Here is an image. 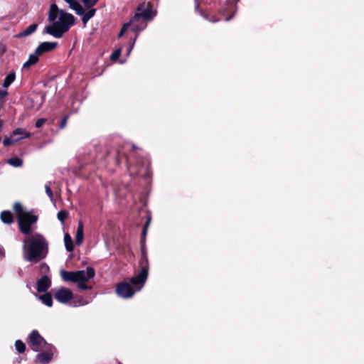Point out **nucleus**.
Returning a JSON list of instances; mask_svg holds the SVG:
<instances>
[{
  "label": "nucleus",
  "mask_w": 364,
  "mask_h": 364,
  "mask_svg": "<svg viewBox=\"0 0 364 364\" xmlns=\"http://www.w3.org/2000/svg\"><path fill=\"white\" fill-rule=\"evenodd\" d=\"M48 20L53 22L45 28L44 33H48L56 38H60L75 23L73 14L59 9L55 4H51L48 13Z\"/></svg>",
  "instance_id": "nucleus-1"
},
{
  "label": "nucleus",
  "mask_w": 364,
  "mask_h": 364,
  "mask_svg": "<svg viewBox=\"0 0 364 364\" xmlns=\"http://www.w3.org/2000/svg\"><path fill=\"white\" fill-rule=\"evenodd\" d=\"M141 252V259L140 261L141 271L137 275L129 279V282L134 287V289L127 281L119 283L116 287V292L122 298L129 299L133 296L135 291H139L143 288L146 281L149 272L147 253L143 247Z\"/></svg>",
  "instance_id": "nucleus-2"
},
{
  "label": "nucleus",
  "mask_w": 364,
  "mask_h": 364,
  "mask_svg": "<svg viewBox=\"0 0 364 364\" xmlns=\"http://www.w3.org/2000/svg\"><path fill=\"white\" fill-rule=\"evenodd\" d=\"M23 257L26 261L37 263L44 259L48 252V243L39 233L29 235L23 244Z\"/></svg>",
  "instance_id": "nucleus-3"
},
{
  "label": "nucleus",
  "mask_w": 364,
  "mask_h": 364,
  "mask_svg": "<svg viewBox=\"0 0 364 364\" xmlns=\"http://www.w3.org/2000/svg\"><path fill=\"white\" fill-rule=\"evenodd\" d=\"M95 270L92 267H88L84 270L68 272L60 271L61 278L65 282H71L77 284V287L83 290L91 289V287L85 284L95 276Z\"/></svg>",
  "instance_id": "nucleus-4"
},
{
  "label": "nucleus",
  "mask_w": 364,
  "mask_h": 364,
  "mask_svg": "<svg viewBox=\"0 0 364 364\" xmlns=\"http://www.w3.org/2000/svg\"><path fill=\"white\" fill-rule=\"evenodd\" d=\"M155 16L150 5H140L138 6L136 12L131 19L132 30L137 32L144 30L146 27L145 20H151Z\"/></svg>",
  "instance_id": "nucleus-5"
},
{
  "label": "nucleus",
  "mask_w": 364,
  "mask_h": 364,
  "mask_svg": "<svg viewBox=\"0 0 364 364\" xmlns=\"http://www.w3.org/2000/svg\"><path fill=\"white\" fill-rule=\"evenodd\" d=\"M57 46L58 43L56 42H43L40 43L34 52L30 54L28 59L23 63V69L28 70L31 66L36 65L41 55L54 50Z\"/></svg>",
  "instance_id": "nucleus-6"
},
{
  "label": "nucleus",
  "mask_w": 364,
  "mask_h": 364,
  "mask_svg": "<svg viewBox=\"0 0 364 364\" xmlns=\"http://www.w3.org/2000/svg\"><path fill=\"white\" fill-rule=\"evenodd\" d=\"M64 1L69 5V8L73 10L77 15L82 16V21L84 26H86L90 19L95 15V9H86L85 11L78 1H74L73 0Z\"/></svg>",
  "instance_id": "nucleus-7"
},
{
  "label": "nucleus",
  "mask_w": 364,
  "mask_h": 364,
  "mask_svg": "<svg viewBox=\"0 0 364 364\" xmlns=\"http://www.w3.org/2000/svg\"><path fill=\"white\" fill-rule=\"evenodd\" d=\"M38 220V216L28 213L18 219V226L21 232L23 234H28L31 230V227Z\"/></svg>",
  "instance_id": "nucleus-8"
},
{
  "label": "nucleus",
  "mask_w": 364,
  "mask_h": 364,
  "mask_svg": "<svg viewBox=\"0 0 364 364\" xmlns=\"http://www.w3.org/2000/svg\"><path fill=\"white\" fill-rule=\"evenodd\" d=\"M31 136V133L27 132L23 128H17L13 131L10 136H6L3 141V144L5 146L15 144L20 140L26 138H28Z\"/></svg>",
  "instance_id": "nucleus-9"
},
{
  "label": "nucleus",
  "mask_w": 364,
  "mask_h": 364,
  "mask_svg": "<svg viewBox=\"0 0 364 364\" xmlns=\"http://www.w3.org/2000/svg\"><path fill=\"white\" fill-rule=\"evenodd\" d=\"M29 343L35 351H40L43 348L46 341L38 331L33 330L29 336Z\"/></svg>",
  "instance_id": "nucleus-10"
},
{
  "label": "nucleus",
  "mask_w": 364,
  "mask_h": 364,
  "mask_svg": "<svg viewBox=\"0 0 364 364\" xmlns=\"http://www.w3.org/2000/svg\"><path fill=\"white\" fill-rule=\"evenodd\" d=\"M53 293L55 299L62 304L68 303L73 296L72 291L65 287L55 289Z\"/></svg>",
  "instance_id": "nucleus-11"
},
{
  "label": "nucleus",
  "mask_w": 364,
  "mask_h": 364,
  "mask_svg": "<svg viewBox=\"0 0 364 364\" xmlns=\"http://www.w3.org/2000/svg\"><path fill=\"white\" fill-rule=\"evenodd\" d=\"M51 284V281L47 276H43L37 282V290L39 292L46 291Z\"/></svg>",
  "instance_id": "nucleus-12"
},
{
  "label": "nucleus",
  "mask_w": 364,
  "mask_h": 364,
  "mask_svg": "<svg viewBox=\"0 0 364 364\" xmlns=\"http://www.w3.org/2000/svg\"><path fill=\"white\" fill-rule=\"evenodd\" d=\"M37 28H38L37 23L31 24L26 29H24L21 32L16 34L15 36V37L18 38H26L27 36H29L30 35L33 34L36 31Z\"/></svg>",
  "instance_id": "nucleus-13"
},
{
  "label": "nucleus",
  "mask_w": 364,
  "mask_h": 364,
  "mask_svg": "<svg viewBox=\"0 0 364 364\" xmlns=\"http://www.w3.org/2000/svg\"><path fill=\"white\" fill-rule=\"evenodd\" d=\"M84 225L81 220L78 222L77 228L76 231L75 235V242L77 245H80L83 241L84 232H83Z\"/></svg>",
  "instance_id": "nucleus-14"
},
{
  "label": "nucleus",
  "mask_w": 364,
  "mask_h": 364,
  "mask_svg": "<svg viewBox=\"0 0 364 364\" xmlns=\"http://www.w3.org/2000/svg\"><path fill=\"white\" fill-rule=\"evenodd\" d=\"M53 354L50 352H43L38 354L37 360L41 364H48L52 359Z\"/></svg>",
  "instance_id": "nucleus-15"
},
{
  "label": "nucleus",
  "mask_w": 364,
  "mask_h": 364,
  "mask_svg": "<svg viewBox=\"0 0 364 364\" xmlns=\"http://www.w3.org/2000/svg\"><path fill=\"white\" fill-rule=\"evenodd\" d=\"M1 220L5 224H11L14 222V217L11 212L4 210L1 213Z\"/></svg>",
  "instance_id": "nucleus-16"
},
{
  "label": "nucleus",
  "mask_w": 364,
  "mask_h": 364,
  "mask_svg": "<svg viewBox=\"0 0 364 364\" xmlns=\"http://www.w3.org/2000/svg\"><path fill=\"white\" fill-rule=\"evenodd\" d=\"M90 303V300L84 299L81 296H77L74 298L71 305L74 307L85 306Z\"/></svg>",
  "instance_id": "nucleus-17"
},
{
  "label": "nucleus",
  "mask_w": 364,
  "mask_h": 364,
  "mask_svg": "<svg viewBox=\"0 0 364 364\" xmlns=\"http://www.w3.org/2000/svg\"><path fill=\"white\" fill-rule=\"evenodd\" d=\"M64 242L65 249L68 252H72L74 250V245L73 239L68 233H65L64 235Z\"/></svg>",
  "instance_id": "nucleus-18"
},
{
  "label": "nucleus",
  "mask_w": 364,
  "mask_h": 364,
  "mask_svg": "<svg viewBox=\"0 0 364 364\" xmlns=\"http://www.w3.org/2000/svg\"><path fill=\"white\" fill-rule=\"evenodd\" d=\"M14 210L16 213L17 218H20L21 216H23L24 215L28 213L29 212L24 211L21 203L17 202L14 205Z\"/></svg>",
  "instance_id": "nucleus-19"
},
{
  "label": "nucleus",
  "mask_w": 364,
  "mask_h": 364,
  "mask_svg": "<svg viewBox=\"0 0 364 364\" xmlns=\"http://www.w3.org/2000/svg\"><path fill=\"white\" fill-rule=\"evenodd\" d=\"M38 299L46 306L50 307L53 304V299L50 294L46 293L38 296Z\"/></svg>",
  "instance_id": "nucleus-20"
},
{
  "label": "nucleus",
  "mask_w": 364,
  "mask_h": 364,
  "mask_svg": "<svg viewBox=\"0 0 364 364\" xmlns=\"http://www.w3.org/2000/svg\"><path fill=\"white\" fill-rule=\"evenodd\" d=\"M15 77H16V75H15V73H9L4 79V82H3V87H5V88H7L9 87L11 84L15 80Z\"/></svg>",
  "instance_id": "nucleus-21"
},
{
  "label": "nucleus",
  "mask_w": 364,
  "mask_h": 364,
  "mask_svg": "<svg viewBox=\"0 0 364 364\" xmlns=\"http://www.w3.org/2000/svg\"><path fill=\"white\" fill-rule=\"evenodd\" d=\"M8 163L14 167H20L23 164V161L18 157H13L9 159Z\"/></svg>",
  "instance_id": "nucleus-22"
},
{
  "label": "nucleus",
  "mask_w": 364,
  "mask_h": 364,
  "mask_svg": "<svg viewBox=\"0 0 364 364\" xmlns=\"http://www.w3.org/2000/svg\"><path fill=\"white\" fill-rule=\"evenodd\" d=\"M77 1V0H73ZM99 0H82L86 9H93L92 7L97 3Z\"/></svg>",
  "instance_id": "nucleus-23"
},
{
  "label": "nucleus",
  "mask_w": 364,
  "mask_h": 364,
  "mask_svg": "<svg viewBox=\"0 0 364 364\" xmlns=\"http://www.w3.org/2000/svg\"><path fill=\"white\" fill-rule=\"evenodd\" d=\"M15 346L16 350L20 353H23L26 350L25 344L20 340L16 341Z\"/></svg>",
  "instance_id": "nucleus-24"
},
{
  "label": "nucleus",
  "mask_w": 364,
  "mask_h": 364,
  "mask_svg": "<svg viewBox=\"0 0 364 364\" xmlns=\"http://www.w3.org/2000/svg\"><path fill=\"white\" fill-rule=\"evenodd\" d=\"M68 215V213L65 210H60L58 213V219L63 223L64 220L66 219V218Z\"/></svg>",
  "instance_id": "nucleus-25"
},
{
  "label": "nucleus",
  "mask_w": 364,
  "mask_h": 364,
  "mask_svg": "<svg viewBox=\"0 0 364 364\" xmlns=\"http://www.w3.org/2000/svg\"><path fill=\"white\" fill-rule=\"evenodd\" d=\"M50 183H51L50 182H48L45 185V189H46V193L48 195V196L50 198V200H53V192L50 188Z\"/></svg>",
  "instance_id": "nucleus-26"
},
{
  "label": "nucleus",
  "mask_w": 364,
  "mask_h": 364,
  "mask_svg": "<svg viewBox=\"0 0 364 364\" xmlns=\"http://www.w3.org/2000/svg\"><path fill=\"white\" fill-rule=\"evenodd\" d=\"M121 55V49L116 50L110 56L112 61L117 60Z\"/></svg>",
  "instance_id": "nucleus-27"
},
{
  "label": "nucleus",
  "mask_w": 364,
  "mask_h": 364,
  "mask_svg": "<svg viewBox=\"0 0 364 364\" xmlns=\"http://www.w3.org/2000/svg\"><path fill=\"white\" fill-rule=\"evenodd\" d=\"M132 25L131 21L128 23H126L123 25V26L121 28V31L119 33V37H122L124 32L127 30L128 27Z\"/></svg>",
  "instance_id": "nucleus-28"
},
{
  "label": "nucleus",
  "mask_w": 364,
  "mask_h": 364,
  "mask_svg": "<svg viewBox=\"0 0 364 364\" xmlns=\"http://www.w3.org/2000/svg\"><path fill=\"white\" fill-rule=\"evenodd\" d=\"M46 122V119H43V118L38 119L36 122V127H37V128L41 127L45 124Z\"/></svg>",
  "instance_id": "nucleus-29"
},
{
  "label": "nucleus",
  "mask_w": 364,
  "mask_h": 364,
  "mask_svg": "<svg viewBox=\"0 0 364 364\" xmlns=\"http://www.w3.org/2000/svg\"><path fill=\"white\" fill-rule=\"evenodd\" d=\"M6 46L3 43H0V56H2L6 52Z\"/></svg>",
  "instance_id": "nucleus-30"
},
{
  "label": "nucleus",
  "mask_w": 364,
  "mask_h": 364,
  "mask_svg": "<svg viewBox=\"0 0 364 364\" xmlns=\"http://www.w3.org/2000/svg\"><path fill=\"white\" fill-rule=\"evenodd\" d=\"M149 222H150V220H147L146 223L144 224V228H143V231H142V235H143V237H144L146 235V232H147V228L149 227Z\"/></svg>",
  "instance_id": "nucleus-31"
},
{
  "label": "nucleus",
  "mask_w": 364,
  "mask_h": 364,
  "mask_svg": "<svg viewBox=\"0 0 364 364\" xmlns=\"http://www.w3.org/2000/svg\"><path fill=\"white\" fill-rule=\"evenodd\" d=\"M67 120H68V117H65L62 119L61 122H60V129H63L64 127H65L66 124H67Z\"/></svg>",
  "instance_id": "nucleus-32"
},
{
  "label": "nucleus",
  "mask_w": 364,
  "mask_h": 364,
  "mask_svg": "<svg viewBox=\"0 0 364 364\" xmlns=\"http://www.w3.org/2000/svg\"><path fill=\"white\" fill-rule=\"evenodd\" d=\"M7 91L0 90V100H2L7 95Z\"/></svg>",
  "instance_id": "nucleus-33"
},
{
  "label": "nucleus",
  "mask_w": 364,
  "mask_h": 364,
  "mask_svg": "<svg viewBox=\"0 0 364 364\" xmlns=\"http://www.w3.org/2000/svg\"><path fill=\"white\" fill-rule=\"evenodd\" d=\"M134 42L129 46V48H128V50H127V55H129L134 47Z\"/></svg>",
  "instance_id": "nucleus-34"
},
{
  "label": "nucleus",
  "mask_w": 364,
  "mask_h": 364,
  "mask_svg": "<svg viewBox=\"0 0 364 364\" xmlns=\"http://www.w3.org/2000/svg\"><path fill=\"white\" fill-rule=\"evenodd\" d=\"M230 18H231V17H228V18H226V21H228L230 20Z\"/></svg>",
  "instance_id": "nucleus-35"
},
{
  "label": "nucleus",
  "mask_w": 364,
  "mask_h": 364,
  "mask_svg": "<svg viewBox=\"0 0 364 364\" xmlns=\"http://www.w3.org/2000/svg\"><path fill=\"white\" fill-rule=\"evenodd\" d=\"M196 9H198V4H197L196 6Z\"/></svg>",
  "instance_id": "nucleus-36"
}]
</instances>
